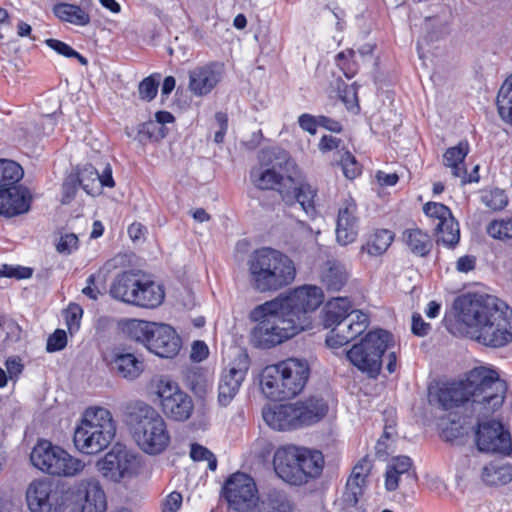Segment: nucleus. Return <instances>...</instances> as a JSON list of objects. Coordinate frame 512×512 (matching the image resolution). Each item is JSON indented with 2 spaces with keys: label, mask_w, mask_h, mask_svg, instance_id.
Segmentation results:
<instances>
[{
  "label": "nucleus",
  "mask_w": 512,
  "mask_h": 512,
  "mask_svg": "<svg viewBox=\"0 0 512 512\" xmlns=\"http://www.w3.org/2000/svg\"><path fill=\"white\" fill-rule=\"evenodd\" d=\"M224 64L210 62L189 71V90L196 96L209 94L224 75Z\"/></svg>",
  "instance_id": "nucleus-20"
},
{
  "label": "nucleus",
  "mask_w": 512,
  "mask_h": 512,
  "mask_svg": "<svg viewBox=\"0 0 512 512\" xmlns=\"http://www.w3.org/2000/svg\"><path fill=\"white\" fill-rule=\"evenodd\" d=\"M156 394L167 417L175 421H186L191 417L194 409L193 400L181 390L178 383L161 377L156 382Z\"/></svg>",
  "instance_id": "nucleus-12"
},
{
  "label": "nucleus",
  "mask_w": 512,
  "mask_h": 512,
  "mask_svg": "<svg viewBox=\"0 0 512 512\" xmlns=\"http://www.w3.org/2000/svg\"><path fill=\"white\" fill-rule=\"evenodd\" d=\"M83 315L82 308L77 304H70L66 310L65 318L69 332L72 334L80 327V321Z\"/></svg>",
  "instance_id": "nucleus-57"
},
{
  "label": "nucleus",
  "mask_w": 512,
  "mask_h": 512,
  "mask_svg": "<svg viewBox=\"0 0 512 512\" xmlns=\"http://www.w3.org/2000/svg\"><path fill=\"white\" fill-rule=\"evenodd\" d=\"M279 366L285 382L292 392V398L297 396L304 389L310 375L308 362L305 359L288 358L280 362Z\"/></svg>",
  "instance_id": "nucleus-27"
},
{
  "label": "nucleus",
  "mask_w": 512,
  "mask_h": 512,
  "mask_svg": "<svg viewBox=\"0 0 512 512\" xmlns=\"http://www.w3.org/2000/svg\"><path fill=\"white\" fill-rule=\"evenodd\" d=\"M403 240L411 252L419 256L428 254L432 247L429 235L418 228L404 231Z\"/></svg>",
  "instance_id": "nucleus-42"
},
{
  "label": "nucleus",
  "mask_w": 512,
  "mask_h": 512,
  "mask_svg": "<svg viewBox=\"0 0 512 512\" xmlns=\"http://www.w3.org/2000/svg\"><path fill=\"white\" fill-rule=\"evenodd\" d=\"M96 466L104 478L119 483L134 474L137 466L136 455L125 445L116 443L97 461Z\"/></svg>",
  "instance_id": "nucleus-13"
},
{
  "label": "nucleus",
  "mask_w": 512,
  "mask_h": 512,
  "mask_svg": "<svg viewBox=\"0 0 512 512\" xmlns=\"http://www.w3.org/2000/svg\"><path fill=\"white\" fill-rule=\"evenodd\" d=\"M250 320L255 323L250 341L259 349L276 347L303 331L275 300L256 306Z\"/></svg>",
  "instance_id": "nucleus-3"
},
{
  "label": "nucleus",
  "mask_w": 512,
  "mask_h": 512,
  "mask_svg": "<svg viewBox=\"0 0 512 512\" xmlns=\"http://www.w3.org/2000/svg\"><path fill=\"white\" fill-rule=\"evenodd\" d=\"M299 485L307 482L309 478L318 476L323 468V455L320 451H310L299 447Z\"/></svg>",
  "instance_id": "nucleus-36"
},
{
  "label": "nucleus",
  "mask_w": 512,
  "mask_h": 512,
  "mask_svg": "<svg viewBox=\"0 0 512 512\" xmlns=\"http://www.w3.org/2000/svg\"><path fill=\"white\" fill-rule=\"evenodd\" d=\"M69 512H106V494L95 479H84L71 487Z\"/></svg>",
  "instance_id": "nucleus-15"
},
{
  "label": "nucleus",
  "mask_w": 512,
  "mask_h": 512,
  "mask_svg": "<svg viewBox=\"0 0 512 512\" xmlns=\"http://www.w3.org/2000/svg\"><path fill=\"white\" fill-rule=\"evenodd\" d=\"M486 232L494 239L502 241L512 239V218L491 221L487 225Z\"/></svg>",
  "instance_id": "nucleus-48"
},
{
  "label": "nucleus",
  "mask_w": 512,
  "mask_h": 512,
  "mask_svg": "<svg viewBox=\"0 0 512 512\" xmlns=\"http://www.w3.org/2000/svg\"><path fill=\"white\" fill-rule=\"evenodd\" d=\"M127 423L139 448L147 454L163 452L170 442L164 418L149 404L137 401L127 407Z\"/></svg>",
  "instance_id": "nucleus-5"
},
{
  "label": "nucleus",
  "mask_w": 512,
  "mask_h": 512,
  "mask_svg": "<svg viewBox=\"0 0 512 512\" xmlns=\"http://www.w3.org/2000/svg\"><path fill=\"white\" fill-rule=\"evenodd\" d=\"M369 324L368 315L362 311H355L350 317L334 326L326 337V344L331 348L346 345L361 335Z\"/></svg>",
  "instance_id": "nucleus-19"
},
{
  "label": "nucleus",
  "mask_w": 512,
  "mask_h": 512,
  "mask_svg": "<svg viewBox=\"0 0 512 512\" xmlns=\"http://www.w3.org/2000/svg\"><path fill=\"white\" fill-rule=\"evenodd\" d=\"M77 184L89 195L95 196L101 193V185H99V172L91 164L84 165L77 175Z\"/></svg>",
  "instance_id": "nucleus-43"
},
{
  "label": "nucleus",
  "mask_w": 512,
  "mask_h": 512,
  "mask_svg": "<svg viewBox=\"0 0 512 512\" xmlns=\"http://www.w3.org/2000/svg\"><path fill=\"white\" fill-rule=\"evenodd\" d=\"M259 160V165L250 171L253 185L260 190H277L284 201H289L297 165L288 152L280 148L263 150Z\"/></svg>",
  "instance_id": "nucleus-4"
},
{
  "label": "nucleus",
  "mask_w": 512,
  "mask_h": 512,
  "mask_svg": "<svg viewBox=\"0 0 512 512\" xmlns=\"http://www.w3.org/2000/svg\"><path fill=\"white\" fill-rule=\"evenodd\" d=\"M53 13L60 21L76 26H87L91 21L89 13L76 4L58 3L53 6Z\"/></svg>",
  "instance_id": "nucleus-38"
},
{
  "label": "nucleus",
  "mask_w": 512,
  "mask_h": 512,
  "mask_svg": "<svg viewBox=\"0 0 512 512\" xmlns=\"http://www.w3.org/2000/svg\"><path fill=\"white\" fill-rule=\"evenodd\" d=\"M423 211L429 218L433 219L434 224L453 218L451 210L444 204L437 202L426 203L423 206Z\"/></svg>",
  "instance_id": "nucleus-52"
},
{
  "label": "nucleus",
  "mask_w": 512,
  "mask_h": 512,
  "mask_svg": "<svg viewBox=\"0 0 512 512\" xmlns=\"http://www.w3.org/2000/svg\"><path fill=\"white\" fill-rule=\"evenodd\" d=\"M159 82L153 77L148 76L144 78L138 86V92L140 99L150 102L152 101L158 92Z\"/></svg>",
  "instance_id": "nucleus-54"
},
{
  "label": "nucleus",
  "mask_w": 512,
  "mask_h": 512,
  "mask_svg": "<svg viewBox=\"0 0 512 512\" xmlns=\"http://www.w3.org/2000/svg\"><path fill=\"white\" fill-rule=\"evenodd\" d=\"M349 273L344 264L337 260H328L321 269L320 279L328 292H338L347 283Z\"/></svg>",
  "instance_id": "nucleus-33"
},
{
  "label": "nucleus",
  "mask_w": 512,
  "mask_h": 512,
  "mask_svg": "<svg viewBox=\"0 0 512 512\" xmlns=\"http://www.w3.org/2000/svg\"><path fill=\"white\" fill-rule=\"evenodd\" d=\"M481 199L486 207L494 211L502 210L508 203V198L505 192L501 189L486 191L482 195Z\"/></svg>",
  "instance_id": "nucleus-51"
},
{
  "label": "nucleus",
  "mask_w": 512,
  "mask_h": 512,
  "mask_svg": "<svg viewBox=\"0 0 512 512\" xmlns=\"http://www.w3.org/2000/svg\"><path fill=\"white\" fill-rule=\"evenodd\" d=\"M185 383L197 395H202L206 392L207 379L204 373L198 368H192L186 371Z\"/></svg>",
  "instance_id": "nucleus-49"
},
{
  "label": "nucleus",
  "mask_w": 512,
  "mask_h": 512,
  "mask_svg": "<svg viewBox=\"0 0 512 512\" xmlns=\"http://www.w3.org/2000/svg\"><path fill=\"white\" fill-rule=\"evenodd\" d=\"M299 427L309 426L322 420L328 413V403L323 397L313 395L293 403Z\"/></svg>",
  "instance_id": "nucleus-28"
},
{
  "label": "nucleus",
  "mask_w": 512,
  "mask_h": 512,
  "mask_svg": "<svg viewBox=\"0 0 512 512\" xmlns=\"http://www.w3.org/2000/svg\"><path fill=\"white\" fill-rule=\"evenodd\" d=\"M453 307L468 334L480 344L500 348L512 342V309L499 298L467 294L457 297Z\"/></svg>",
  "instance_id": "nucleus-1"
},
{
  "label": "nucleus",
  "mask_w": 512,
  "mask_h": 512,
  "mask_svg": "<svg viewBox=\"0 0 512 512\" xmlns=\"http://www.w3.org/2000/svg\"><path fill=\"white\" fill-rule=\"evenodd\" d=\"M182 505V495L179 492L173 491L167 495L161 503L162 512H176Z\"/></svg>",
  "instance_id": "nucleus-60"
},
{
  "label": "nucleus",
  "mask_w": 512,
  "mask_h": 512,
  "mask_svg": "<svg viewBox=\"0 0 512 512\" xmlns=\"http://www.w3.org/2000/svg\"><path fill=\"white\" fill-rule=\"evenodd\" d=\"M262 416L268 426L284 431L299 428L294 404H280L263 408Z\"/></svg>",
  "instance_id": "nucleus-29"
},
{
  "label": "nucleus",
  "mask_w": 512,
  "mask_h": 512,
  "mask_svg": "<svg viewBox=\"0 0 512 512\" xmlns=\"http://www.w3.org/2000/svg\"><path fill=\"white\" fill-rule=\"evenodd\" d=\"M388 467L393 469L397 474L410 475L412 460L408 456H398L391 460Z\"/></svg>",
  "instance_id": "nucleus-61"
},
{
  "label": "nucleus",
  "mask_w": 512,
  "mask_h": 512,
  "mask_svg": "<svg viewBox=\"0 0 512 512\" xmlns=\"http://www.w3.org/2000/svg\"><path fill=\"white\" fill-rule=\"evenodd\" d=\"M299 447L288 445L278 448L273 458L276 474L285 482L299 485Z\"/></svg>",
  "instance_id": "nucleus-23"
},
{
  "label": "nucleus",
  "mask_w": 512,
  "mask_h": 512,
  "mask_svg": "<svg viewBox=\"0 0 512 512\" xmlns=\"http://www.w3.org/2000/svg\"><path fill=\"white\" fill-rule=\"evenodd\" d=\"M229 507L238 512H248L259 500L256 484L249 475L241 472L232 474L223 487Z\"/></svg>",
  "instance_id": "nucleus-14"
},
{
  "label": "nucleus",
  "mask_w": 512,
  "mask_h": 512,
  "mask_svg": "<svg viewBox=\"0 0 512 512\" xmlns=\"http://www.w3.org/2000/svg\"><path fill=\"white\" fill-rule=\"evenodd\" d=\"M23 175V169L18 163L0 159V215L10 218L30 210L32 193L27 187L18 184Z\"/></svg>",
  "instance_id": "nucleus-8"
},
{
  "label": "nucleus",
  "mask_w": 512,
  "mask_h": 512,
  "mask_svg": "<svg viewBox=\"0 0 512 512\" xmlns=\"http://www.w3.org/2000/svg\"><path fill=\"white\" fill-rule=\"evenodd\" d=\"M248 369L249 358L247 355H242L222 373L218 386V402L221 406H227L236 396Z\"/></svg>",
  "instance_id": "nucleus-18"
},
{
  "label": "nucleus",
  "mask_w": 512,
  "mask_h": 512,
  "mask_svg": "<svg viewBox=\"0 0 512 512\" xmlns=\"http://www.w3.org/2000/svg\"><path fill=\"white\" fill-rule=\"evenodd\" d=\"M251 286L260 293L278 291L295 280L296 266L285 253L271 247L252 252L247 261Z\"/></svg>",
  "instance_id": "nucleus-2"
},
{
  "label": "nucleus",
  "mask_w": 512,
  "mask_h": 512,
  "mask_svg": "<svg viewBox=\"0 0 512 512\" xmlns=\"http://www.w3.org/2000/svg\"><path fill=\"white\" fill-rule=\"evenodd\" d=\"M482 480L488 485H506L512 481V465L491 463L483 468Z\"/></svg>",
  "instance_id": "nucleus-41"
},
{
  "label": "nucleus",
  "mask_w": 512,
  "mask_h": 512,
  "mask_svg": "<svg viewBox=\"0 0 512 512\" xmlns=\"http://www.w3.org/2000/svg\"><path fill=\"white\" fill-rule=\"evenodd\" d=\"M393 235L386 229L375 231L367 243L361 247L362 252H366L371 256L382 255L390 246Z\"/></svg>",
  "instance_id": "nucleus-44"
},
{
  "label": "nucleus",
  "mask_w": 512,
  "mask_h": 512,
  "mask_svg": "<svg viewBox=\"0 0 512 512\" xmlns=\"http://www.w3.org/2000/svg\"><path fill=\"white\" fill-rule=\"evenodd\" d=\"M499 116L506 123L512 120V75L501 85L496 100Z\"/></svg>",
  "instance_id": "nucleus-45"
},
{
  "label": "nucleus",
  "mask_w": 512,
  "mask_h": 512,
  "mask_svg": "<svg viewBox=\"0 0 512 512\" xmlns=\"http://www.w3.org/2000/svg\"><path fill=\"white\" fill-rule=\"evenodd\" d=\"M471 383V416L477 420L488 418L504 402L507 384L496 371L486 367H475L469 371Z\"/></svg>",
  "instance_id": "nucleus-7"
},
{
  "label": "nucleus",
  "mask_w": 512,
  "mask_h": 512,
  "mask_svg": "<svg viewBox=\"0 0 512 512\" xmlns=\"http://www.w3.org/2000/svg\"><path fill=\"white\" fill-rule=\"evenodd\" d=\"M372 466V461L368 457H364L353 467L352 473L342 493L341 503L346 507H354L355 503L359 502V498L363 495L367 477L372 470Z\"/></svg>",
  "instance_id": "nucleus-24"
},
{
  "label": "nucleus",
  "mask_w": 512,
  "mask_h": 512,
  "mask_svg": "<svg viewBox=\"0 0 512 512\" xmlns=\"http://www.w3.org/2000/svg\"><path fill=\"white\" fill-rule=\"evenodd\" d=\"M352 303L348 297H335L326 302L323 309V324L325 328L332 329L341 321L350 317Z\"/></svg>",
  "instance_id": "nucleus-34"
},
{
  "label": "nucleus",
  "mask_w": 512,
  "mask_h": 512,
  "mask_svg": "<svg viewBox=\"0 0 512 512\" xmlns=\"http://www.w3.org/2000/svg\"><path fill=\"white\" fill-rule=\"evenodd\" d=\"M393 345V336L385 330L369 332L358 344L352 346L346 355L349 361L370 377L378 376L384 352Z\"/></svg>",
  "instance_id": "nucleus-10"
},
{
  "label": "nucleus",
  "mask_w": 512,
  "mask_h": 512,
  "mask_svg": "<svg viewBox=\"0 0 512 512\" xmlns=\"http://www.w3.org/2000/svg\"><path fill=\"white\" fill-rule=\"evenodd\" d=\"M477 447L482 452L509 455L512 451L510 433L505 431L500 421L481 422L476 431Z\"/></svg>",
  "instance_id": "nucleus-17"
},
{
  "label": "nucleus",
  "mask_w": 512,
  "mask_h": 512,
  "mask_svg": "<svg viewBox=\"0 0 512 512\" xmlns=\"http://www.w3.org/2000/svg\"><path fill=\"white\" fill-rule=\"evenodd\" d=\"M182 341L177 332L167 324H158L148 339L147 349L161 358L172 359L178 355Z\"/></svg>",
  "instance_id": "nucleus-21"
},
{
  "label": "nucleus",
  "mask_w": 512,
  "mask_h": 512,
  "mask_svg": "<svg viewBox=\"0 0 512 512\" xmlns=\"http://www.w3.org/2000/svg\"><path fill=\"white\" fill-rule=\"evenodd\" d=\"M32 274L33 270L29 267L3 264L0 268V277L15 278L20 280L30 278Z\"/></svg>",
  "instance_id": "nucleus-56"
},
{
  "label": "nucleus",
  "mask_w": 512,
  "mask_h": 512,
  "mask_svg": "<svg viewBox=\"0 0 512 512\" xmlns=\"http://www.w3.org/2000/svg\"><path fill=\"white\" fill-rule=\"evenodd\" d=\"M166 136V127L155 120H149L138 127L137 138L140 142L159 141Z\"/></svg>",
  "instance_id": "nucleus-47"
},
{
  "label": "nucleus",
  "mask_w": 512,
  "mask_h": 512,
  "mask_svg": "<svg viewBox=\"0 0 512 512\" xmlns=\"http://www.w3.org/2000/svg\"><path fill=\"white\" fill-rule=\"evenodd\" d=\"M32 465L43 473L59 476L73 477L80 474L86 464L71 456L68 452L51 442L39 441L30 453Z\"/></svg>",
  "instance_id": "nucleus-9"
},
{
  "label": "nucleus",
  "mask_w": 512,
  "mask_h": 512,
  "mask_svg": "<svg viewBox=\"0 0 512 512\" xmlns=\"http://www.w3.org/2000/svg\"><path fill=\"white\" fill-rule=\"evenodd\" d=\"M164 299V291L162 287L154 281L145 279L140 274V285L137 290V297L135 305L154 308L162 303Z\"/></svg>",
  "instance_id": "nucleus-37"
},
{
  "label": "nucleus",
  "mask_w": 512,
  "mask_h": 512,
  "mask_svg": "<svg viewBox=\"0 0 512 512\" xmlns=\"http://www.w3.org/2000/svg\"><path fill=\"white\" fill-rule=\"evenodd\" d=\"M215 121L218 125V130L214 135V142L217 144H221L224 141V136L228 129V117L226 113L217 112L215 114Z\"/></svg>",
  "instance_id": "nucleus-64"
},
{
  "label": "nucleus",
  "mask_w": 512,
  "mask_h": 512,
  "mask_svg": "<svg viewBox=\"0 0 512 512\" xmlns=\"http://www.w3.org/2000/svg\"><path fill=\"white\" fill-rule=\"evenodd\" d=\"M323 300L322 289L315 285L300 286L286 297L275 299L298 326H303V331L311 328L312 313L319 308Z\"/></svg>",
  "instance_id": "nucleus-11"
},
{
  "label": "nucleus",
  "mask_w": 512,
  "mask_h": 512,
  "mask_svg": "<svg viewBox=\"0 0 512 512\" xmlns=\"http://www.w3.org/2000/svg\"><path fill=\"white\" fill-rule=\"evenodd\" d=\"M412 333L418 337H424L428 335L431 330V325L425 322L419 313L412 315Z\"/></svg>",
  "instance_id": "nucleus-63"
},
{
  "label": "nucleus",
  "mask_w": 512,
  "mask_h": 512,
  "mask_svg": "<svg viewBox=\"0 0 512 512\" xmlns=\"http://www.w3.org/2000/svg\"><path fill=\"white\" fill-rule=\"evenodd\" d=\"M139 285L140 273L126 271L116 277L110 293L116 299L135 305Z\"/></svg>",
  "instance_id": "nucleus-32"
},
{
  "label": "nucleus",
  "mask_w": 512,
  "mask_h": 512,
  "mask_svg": "<svg viewBox=\"0 0 512 512\" xmlns=\"http://www.w3.org/2000/svg\"><path fill=\"white\" fill-rule=\"evenodd\" d=\"M78 184L77 179L74 175H69L62 186L63 190V197H62V203L67 204L69 203L76 195V192L78 190Z\"/></svg>",
  "instance_id": "nucleus-62"
},
{
  "label": "nucleus",
  "mask_w": 512,
  "mask_h": 512,
  "mask_svg": "<svg viewBox=\"0 0 512 512\" xmlns=\"http://www.w3.org/2000/svg\"><path fill=\"white\" fill-rule=\"evenodd\" d=\"M67 345V335L64 330L57 329L53 334L48 337L46 350L48 352H55L64 349Z\"/></svg>",
  "instance_id": "nucleus-59"
},
{
  "label": "nucleus",
  "mask_w": 512,
  "mask_h": 512,
  "mask_svg": "<svg viewBox=\"0 0 512 512\" xmlns=\"http://www.w3.org/2000/svg\"><path fill=\"white\" fill-rule=\"evenodd\" d=\"M436 243L448 248H454L460 240L459 224L455 218L434 224Z\"/></svg>",
  "instance_id": "nucleus-40"
},
{
  "label": "nucleus",
  "mask_w": 512,
  "mask_h": 512,
  "mask_svg": "<svg viewBox=\"0 0 512 512\" xmlns=\"http://www.w3.org/2000/svg\"><path fill=\"white\" fill-rule=\"evenodd\" d=\"M294 177V184H292L290 188L292 197L286 202H298L305 213L312 217L315 214L314 198L316 196V190L308 183L300 181L301 176L298 169L297 174Z\"/></svg>",
  "instance_id": "nucleus-35"
},
{
  "label": "nucleus",
  "mask_w": 512,
  "mask_h": 512,
  "mask_svg": "<svg viewBox=\"0 0 512 512\" xmlns=\"http://www.w3.org/2000/svg\"><path fill=\"white\" fill-rule=\"evenodd\" d=\"M190 456L194 461H207L208 468L215 471L217 468V459L215 455L206 447L200 444H192L190 450Z\"/></svg>",
  "instance_id": "nucleus-53"
},
{
  "label": "nucleus",
  "mask_w": 512,
  "mask_h": 512,
  "mask_svg": "<svg viewBox=\"0 0 512 512\" xmlns=\"http://www.w3.org/2000/svg\"><path fill=\"white\" fill-rule=\"evenodd\" d=\"M157 325L158 323L133 319L128 323L127 328L133 339L142 342L146 347H148V339H150V336L154 333Z\"/></svg>",
  "instance_id": "nucleus-46"
},
{
  "label": "nucleus",
  "mask_w": 512,
  "mask_h": 512,
  "mask_svg": "<svg viewBox=\"0 0 512 512\" xmlns=\"http://www.w3.org/2000/svg\"><path fill=\"white\" fill-rule=\"evenodd\" d=\"M116 433L115 422L109 410L89 407L74 431L73 442L81 453L92 455L104 450Z\"/></svg>",
  "instance_id": "nucleus-6"
},
{
  "label": "nucleus",
  "mask_w": 512,
  "mask_h": 512,
  "mask_svg": "<svg viewBox=\"0 0 512 512\" xmlns=\"http://www.w3.org/2000/svg\"><path fill=\"white\" fill-rule=\"evenodd\" d=\"M468 150V144L460 142L457 146L448 148L443 155L444 165L451 168L452 175L460 178L462 184L478 182V176H468L467 170L464 167V159L468 154Z\"/></svg>",
  "instance_id": "nucleus-31"
},
{
  "label": "nucleus",
  "mask_w": 512,
  "mask_h": 512,
  "mask_svg": "<svg viewBox=\"0 0 512 512\" xmlns=\"http://www.w3.org/2000/svg\"><path fill=\"white\" fill-rule=\"evenodd\" d=\"M355 56L356 52L353 49L342 51L336 56L337 65L347 78H352L357 71Z\"/></svg>",
  "instance_id": "nucleus-50"
},
{
  "label": "nucleus",
  "mask_w": 512,
  "mask_h": 512,
  "mask_svg": "<svg viewBox=\"0 0 512 512\" xmlns=\"http://www.w3.org/2000/svg\"><path fill=\"white\" fill-rule=\"evenodd\" d=\"M357 206L352 199L344 201L339 209L336 224V239L340 245H348L355 241L358 234Z\"/></svg>",
  "instance_id": "nucleus-26"
},
{
  "label": "nucleus",
  "mask_w": 512,
  "mask_h": 512,
  "mask_svg": "<svg viewBox=\"0 0 512 512\" xmlns=\"http://www.w3.org/2000/svg\"><path fill=\"white\" fill-rule=\"evenodd\" d=\"M293 505L287 495L279 490L271 489L260 500L257 512H292Z\"/></svg>",
  "instance_id": "nucleus-39"
},
{
  "label": "nucleus",
  "mask_w": 512,
  "mask_h": 512,
  "mask_svg": "<svg viewBox=\"0 0 512 512\" xmlns=\"http://www.w3.org/2000/svg\"><path fill=\"white\" fill-rule=\"evenodd\" d=\"M340 165L345 177L348 179H354L361 173L360 165L349 151H345L341 155Z\"/></svg>",
  "instance_id": "nucleus-55"
},
{
  "label": "nucleus",
  "mask_w": 512,
  "mask_h": 512,
  "mask_svg": "<svg viewBox=\"0 0 512 512\" xmlns=\"http://www.w3.org/2000/svg\"><path fill=\"white\" fill-rule=\"evenodd\" d=\"M471 387L468 372L464 380L448 383L439 388L436 394L437 401L444 410L463 405L471 412Z\"/></svg>",
  "instance_id": "nucleus-22"
},
{
  "label": "nucleus",
  "mask_w": 512,
  "mask_h": 512,
  "mask_svg": "<svg viewBox=\"0 0 512 512\" xmlns=\"http://www.w3.org/2000/svg\"><path fill=\"white\" fill-rule=\"evenodd\" d=\"M78 249V237L74 233L62 235L56 245V250L60 254L70 255Z\"/></svg>",
  "instance_id": "nucleus-58"
},
{
  "label": "nucleus",
  "mask_w": 512,
  "mask_h": 512,
  "mask_svg": "<svg viewBox=\"0 0 512 512\" xmlns=\"http://www.w3.org/2000/svg\"><path fill=\"white\" fill-rule=\"evenodd\" d=\"M107 361L116 375L130 381L137 379L145 367L143 360L129 352H114Z\"/></svg>",
  "instance_id": "nucleus-30"
},
{
  "label": "nucleus",
  "mask_w": 512,
  "mask_h": 512,
  "mask_svg": "<svg viewBox=\"0 0 512 512\" xmlns=\"http://www.w3.org/2000/svg\"><path fill=\"white\" fill-rule=\"evenodd\" d=\"M26 501L31 512H61L63 493L50 480H34L26 491Z\"/></svg>",
  "instance_id": "nucleus-16"
},
{
  "label": "nucleus",
  "mask_w": 512,
  "mask_h": 512,
  "mask_svg": "<svg viewBox=\"0 0 512 512\" xmlns=\"http://www.w3.org/2000/svg\"><path fill=\"white\" fill-rule=\"evenodd\" d=\"M260 387L262 393L274 401H282L292 398L287 383L280 371L279 363L266 366L260 374Z\"/></svg>",
  "instance_id": "nucleus-25"
}]
</instances>
